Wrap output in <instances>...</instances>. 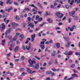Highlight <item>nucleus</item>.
Listing matches in <instances>:
<instances>
[{
    "label": "nucleus",
    "instance_id": "obj_43",
    "mask_svg": "<svg viewBox=\"0 0 80 80\" xmlns=\"http://www.w3.org/2000/svg\"><path fill=\"white\" fill-rule=\"evenodd\" d=\"M51 74L52 76H55V73L54 72H52L51 71Z\"/></svg>",
    "mask_w": 80,
    "mask_h": 80
},
{
    "label": "nucleus",
    "instance_id": "obj_38",
    "mask_svg": "<svg viewBox=\"0 0 80 80\" xmlns=\"http://www.w3.org/2000/svg\"><path fill=\"white\" fill-rule=\"evenodd\" d=\"M14 4L16 6H17V5H18V3L17 2H14Z\"/></svg>",
    "mask_w": 80,
    "mask_h": 80
},
{
    "label": "nucleus",
    "instance_id": "obj_29",
    "mask_svg": "<svg viewBox=\"0 0 80 80\" xmlns=\"http://www.w3.org/2000/svg\"><path fill=\"white\" fill-rule=\"evenodd\" d=\"M20 37L21 38V39H23V38H24V35L23 34H21L20 36Z\"/></svg>",
    "mask_w": 80,
    "mask_h": 80
},
{
    "label": "nucleus",
    "instance_id": "obj_26",
    "mask_svg": "<svg viewBox=\"0 0 80 80\" xmlns=\"http://www.w3.org/2000/svg\"><path fill=\"white\" fill-rule=\"evenodd\" d=\"M73 54V52L69 51L68 52V55H72Z\"/></svg>",
    "mask_w": 80,
    "mask_h": 80
},
{
    "label": "nucleus",
    "instance_id": "obj_61",
    "mask_svg": "<svg viewBox=\"0 0 80 80\" xmlns=\"http://www.w3.org/2000/svg\"><path fill=\"white\" fill-rule=\"evenodd\" d=\"M28 15L29 16V17H31L32 16V14L30 13H29L28 14Z\"/></svg>",
    "mask_w": 80,
    "mask_h": 80
},
{
    "label": "nucleus",
    "instance_id": "obj_51",
    "mask_svg": "<svg viewBox=\"0 0 80 80\" xmlns=\"http://www.w3.org/2000/svg\"><path fill=\"white\" fill-rule=\"evenodd\" d=\"M51 70H52L53 72H55L56 70V69L55 68H52Z\"/></svg>",
    "mask_w": 80,
    "mask_h": 80
},
{
    "label": "nucleus",
    "instance_id": "obj_16",
    "mask_svg": "<svg viewBox=\"0 0 80 80\" xmlns=\"http://www.w3.org/2000/svg\"><path fill=\"white\" fill-rule=\"evenodd\" d=\"M74 2L76 3V4H79L80 3V0H75Z\"/></svg>",
    "mask_w": 80,
    "mask_h": 80
},
{
    "label": "nucleus",
    "instance_id": "obj_56",
    "mask_svg": "<svg viewBox=\"0 0 80 80\" xmlns=\"http://www.w3.org/2000/svg\"><path fill=\"white\" fill-rule=\"evenodd\" d=\"M49 42L50 43H53V41H52V40L50 39L49 40Z\"/></svg>",
    "mask_w": 80,
    "mask_h": 80
},
{
    "label": "nucleus",
    "instance_id": "obj_40",
    "mask_svg": "<svg viewBox=\"0 0 80 80\" xmlns=\"http://www.w3.org/2000/svg\"><path fill=\"white\" fill-rule=\"evenodd\" d=\"M43 33V32L41 31L40 32L38 33V36L41 37V33Z\"/></svg>",
    "mask_w": 80,
    "mask_h": 80
},
{
    "label": "nucleus",
    "instance_id": "obj_6",
    "mask_svg": "<svg viewBox=\"0 0 80 80\" xmlns=\"http://www.w3.org/2000/svg\"><path fill=\"white\" fill-rule=\"evenodd\" d=\"M61 15L60 16V13L58 12L56 14L57 16L59 18H62V17H63V14L62 13H61Z\"/></svg>",
    "mask_w": 80,
    "mask_h": 80
},
{
    "label": "nucleus",
    "instance_id": "obj_13",
    "mask_svg": "<svg viewBox=\"0 0 80 80\" xmlns=\"http://www.w3.org/2000/svg\"><path fill=\"white\" fill-rule=\"evenodd\" d=\"M19 48V47L18 46H16L14 48V52H17V51L18 50Z\"/></svg>",
    "mask_w": 80,
    "mask_h": 80
},
{
    "label": "nucleus",
    "instance_id": "obj_27",
    "mask_svg": "<svg viewBox=\"0 0 80 80\" xmlns=\"http://www.w3.org/2000/svg\"><path fill=\"white\" fill-rule=\"evenodd\" d=\"M27 73L23 72L21 74V76H23L24 75H27Z\"/></svg>",
    "mask_w": 80,
    "mask_h": 80
},
{
    "label": "nucleus",
    "instance_id": "obj_34",
    "mask_svg": "<svg viewBox=\"0 0 80 80\" xmlns=\"http://www.w3.org/2000/svg\"><path fill=\"white\" fill-rule=\"evenodd\" d=\"M37 5L39 7H40L41 8H42V6H41V4H40V2H38L37 3Z\"/></svg>",
    "mask_w": 80,
    "mask_h": 80
},
{
    "label": "nucleus",
    "instance_id": "obj_14",
    "mask_svg": "<svg viewBox=\"0 0 80 80\" xmlns=\"http://www.w3.org/2000/svg\"><path fill=\"white\" fill-rule=\"evenodd\" d=\"M12 26H15V25H16V26H18L19 25L18 24V23H15V22H12Z\"/></svg>",
    "mask_w": 80,
    "mask_h": 80
},
{
    "label": "nucleus",
    "instance_id": "obj_52",
    "mask_svg": "<svg viewBox=\"0 0 80 80\" xmlns=\"http://www.w3.org/2000/svg\"><path fill=\"white\" fill-rule=\"evenodd\" d=\"M68 22L69 23H70V22H71V19L70 18H69L68 19Z\"/></svg>",
    "mask_w": 80,
    "mask_h": 80
},
{
    "label": "nucleus",
    "instance_id": "obj_23",
    "mask_svg": "<svg viewBox=\"0 0 80 80\" xmlns=\"http://www.w3.org/2000/svg\"><path fill=\"white\" fill-rule=\"evenodd\" d=\"M31 48V46H27L26 48L28 50H29Z\"/></svg>",
    "mask_w": 80,
    "mask_h": 80
},
{
    "label": "nucleus",
    "instance_id": "obj_62",
    "mask_svg": "<svg viewBox=\"0 0 80 80\" xmlns=\"http://www.w3.org/2000/svg\"><path fill=\"white\" fill-rule=\"evenodd\" d=\"M25 9L26 11H30V9L28 8H26Z\"/></svg>",
    "mask_w": 80,
    "mask_h": 80
},
{
    "label": "nucleus",
    "instance_id": "obj_8",
    "mask_svg": "<svg viewBox=\"0 0 80 80\" xmlns=\"http://www.w3.org/2000/svg\"><path fill=\"white\" fill-rule=\"evenodd\" d=\"M75 13V11H72L70 14V16H72V17H74L75 16L74 15Z\"/></svg>",
    "mask_w": 80,
    "mask_h": 80
},
{
    "label": "nucleus",
    "instance_id": "obj_46",
    "mask_svg": "<svg viewBox=\"0 0 80 80\" xmlns=\"http://www.w3.org/2000/svg\"><path fill=\"white\" fill-rule=\"evenodd\" d=\"M50 8H52V9H53V8H54V6L52 5L50 6Z\"/></svg>",
    "mask_w": 80,
    "mask_h": 80
},
{
    "label": "nucleus",
    "instance_id": "obj_50",
    "mask_svg": "<svg viewBox=\"0 0 80 80\" xmlns=\"http://www.w3.org/2000/svg\"><path fill=\"white\" fill-rule=\"evenodd\" d=\"M28 21H30V20H31V18H30V17H28Z\"/></svg>",
    "mask_w": 80,
    "mask_h": 80
},
{
    "label": "nucleus",
    "instance_id": "obj_12",
    "mask_svg": "<svg viewBox=\"0 0 80 80\" xmlns=\"http://www.w3.org/2000/svg\"><path fill=\"white\" fill-rule=\"evenodd\" d=\"M47 21L49 23H52V20H51V18H49L47 19Z\"/></svg>",
    "mask_w": 80,
    "mask_h": 80
},
{
    "label": "nucleus",
    "instance_id": "obj_45",
    "mask_svg": "<svg viewBox=\"0 0 80 80\" xmlns=\"http://www.w3.org/2000/svg\"><path fill=\"white\" fill-rule=\"evenodd\" d=\"M42 41H43V42H46L47 39H42Z\"/></svg>",
    "mask_w": 80,
    "mask_h": 80
},
{
    "label": "nucleus",
    "instance_id": "obj_5",
    "mask_svg": "<svg viewBox=\"0 0 80 80\" xmlns=\"http://www.w3.org/2000/svg\"><path fill=\"white\" fill-rule=\"evenodd\" d=\"M11 31H12V29H11V28H10L9 29L7 30L6 31L5 33V35L6 37H7L8 34L10 33V32H11Z\"/></svg>",
    "mask_w": 80,
    "mask_h": 80
},
{
    "label": "nucleus",
    "instance_id": "obj_35",
    "mask_svg": "<svg viewBox=\"0 0 80 80\" xmlns=\"http://www.w3.org/2000/svg\"><path fill=\"white\" fill-rule=\"evenodd\" d=\"M3 3H4L3 2L0 1V5L1 6H3Z\"/></svg>",
    "mask_w": 80,
    "mask_h": 80
},
{
    "label": "nucleus",
    "instance_id": "obj_55",
    "mask_svg": "<svg viewBox=\"0 0 80 80\" xmlns=\"http://www.w3.org/2000/svg\"><path fill=\"white\" fill-rule=\"evenodd\" d=\"M64 55H68V52H66L64 53Z\"/></svg>",
    "mask_w": 80,
    "mask_h": 80
},
{
    "label": "nucleus",
    "instance_id": "obj_64",
    "mask_svg": "<svg viewBox=\"0 0 80 80\" xmlns=\"http://www.w3.org/2000/svg\"><path fill=\"white\" fill-rule=\"evenodd\" d=\"M46 80H50V78L49 77L47 78H46Z\"/></svg>",
    "mask_w": 80,
    "mask_h": 80
},
{
    "label": "nucleus",
    "instance_id": "obj_1",
    "mask_svg": "<svg viewBox=\"0 0 80 80\" xmlns=\"http://www.w3.org/2000/svg\"><path fill=\"white\" fill-rule=\"evenodd\" d=\"M28 62L29 63V64L28 65V67H33V66L32 65L34 63V64H36V62L35 61H32L31 60V59H29L28 60Z\"/></svg>",
    "mask_w": 80,
    "mask_h": 80
},
{
    "label": "nucleus",
    "instance_id": "obj_53",
    "mask_svg": "<svg viewBox=\"0 0 80 80\" xmlns=\"http://www.w3.org/2000/svg\"><path fill=\"white\" fill-rule=\"evenodd\" d=\"M12 36H10L8 38L9 40H11V39L12 38Z\"/></svg>",
    "mask_w": 80,
    "mask_h": 80
},
{
    "label": "nucleus",
    "instance_id": "obj_48",
    "mask_svg": "<svg viewBox=\"0 0 80 80\" xmlns=\"http://www.w3.org/2000/svg\"><path fill=\"white\" fill-rule=\"evenodd\" d=\"M35 57L38 60H40V59L39 58H38V57H37V56H35Z\"/></svg>",
    "mask_w": 80,
    "mask_h": 80
},
{
    "label": "nucleus",
    "instance_id": "obj_30",
    "mask_svg": "<svg viewBox=\"0 0 80 80\" xmlns=\"http://www.w3.org/2000/svg\"><path fill=\"white\" fill-rule=\"evenodd\" d=\"M10 65L11 66V67H10V68H13V66L14 65L13 64V63H12L11 62L10 63Z\"/></svg>",
    "mask_w": 80,
    "mask_h": 80
},
{
    "label": "nucleus",
    "instance_id": "obj_10",
    "mask_svg": "<svg viewBox=\"0 0 80 80\" xmlns=\"http://www.w3.org/2000/svg\"><path fill=\"white\" fill-rule=\"evenodd\" d=\"M14 44H11L10 45V47L9 48V50H10V51H12V48H13V46Z\"/></svg>",
    "mask_w": 80,
    "mask_h": 80
},
{
    "label": "nucleus",
    "instance_id": "obj_49",
    "mask_svg": "<svg viewBox=\"0 0 80 80\" xmlns=\"http://www.w3.org/2000/svg\"><path fill=\"white\" fill-rule=\"evenodd\" d=\"M25 59V57L24 56H22L21 57V59L22 60H24Z\"/></svg>",
    "mask_w": 80,
    "mask_h": 80
},
{
    "label": "nucleus",
    "instance_id": "obj_28",
    "mask_svg": "<svg viewBox=\"0 0 80 80\" xmlns=\"http://www.w3.org/2000/svg\"><path fill=\"white\" fill-rule=\"evenodd\" d=\"M46 73L48 75H50L52 73V71H47L46 72Z\"/></svg>",
    "mask_w": 80,
    "mask_h": 80
},
{
    "label": "nucleus",
    "instance_id": "obj_17",
    "mask_svg": "<svg viewBox=\"0 0 80 80\" xmlns=\"http://www.w3.org/2000/svg\"><path fill=\"white\" fill-rule=\"evenodd\" d=\"M56 46L57 48H58L60 47V43L58 42H57L56 43Z\"/></svg>",
    "mask_w": 80,
    "mask_h": 80
},
{
    "label": "nucleus",
    "instance_id": "obj_19",
    "mask_svg": "<svg viewBox=\"0 0 80 80\" xmlns=\"http://www.w3.org/2000/svg\"><path fill=\"white\" fill-rule=\"evenodd\" d=\"M39 67V65L38 64H36L34 67V68L35 69H38Z\"/></svg>",
    "mask_w": 80,
    "mask_h": 80
},
{
    "label": "nucleus",
    "instance_id": "obj_22",
    "mask_svg": "<svg viewBox=\"0 0 80 80\" xmlns=\"http://www.w3.org/2000/svg\"><path fill=\"white\" fill-rule=\"evenodd\" d=\"M71 44V42H68L67 45H66L67 47H68Z\"/></svg>",
    "mask_w": 80,
    "mask_h": 80
},
{
    "label": "nucleus",
    "instance_id": "obj_33",
    "mask_svg": "<svg viewBox=\"0 0 80 80\" xmlns=\"http://www.w3.org/2000/svg\"><path fill=\"white\" fill-rule=\"evenodd\" d=\"M65 8H66L67 9H68V8H69V7L68 5H65Z\"/></svg>",
    "mask_w": 80,
    "mask_h": 80
},
{
    "label": "nucleus",
    "instance_id": "obj_31",
    "mask_svg": "<svg viewBox=\"0 0 80 80\" xmlns=\"http://www.w3.org/2000/svg\"><path fill=\"white\" fill-rule=\"evenodd\" d=\"M75 54L76 55H80V52H75Z\"/></svg>",
    "mask_w": 80,
    "mask_h": 80
},
{
    "label": "nucleus",
    "instance_id": "obj_63",
    "mask_svg": "<svg viewBox=\"0 0 80 80\" xmlns=\"http://www.w3.org/2000/svg\"><path fill=\"white\" fill-rule=\"evenodd\" d=\"M26 9L25 8V9H23V13H25V12H26Z\"/></svg>",
    "mask_w": 80,
    "mask_h": 80
},
{
    "label": "nucleus",
    "instance_id": "obj_41",
    "mask_svg": "<svg viewBox=\"0 0 80 80\" xmlns=\"http://www.w3.org/2000/svg\"><path fill=\"white\" fill-rule=\"evenodd\" d=\"M24 70V68H21L19 70L20 71H21V72H22V71H23Z\"/></svg>",
    "mask_w": 80,
    "mask_h": 80
},
{
    "label": "nucleus",
    "instance_id": "obj_58",
    "mask_svg": "<svg viewBox=\"0 0 80 80\" xmlns=\"http://www.w3.org/2000/svg\"><path fill=\"white\" fill-rule=\"evenodd\" d=\"M46 65H47V63H46V62L44 63L43 64V66H44V67H45V66H46Z\"/></svg>",
    "mask_w": 80,
    "mask_h": 80
},
{
    "label": "nucleus",
    "instance_id": "obj_7",
    "mask_svg": "<svg viewBox=\"0 0 80 80\" xmlns=\"http://www.w3.org/2000/svg\"><path fill=\"white\" fill-rule=\"evenodd\" d=\"M27 72H29V73H30V74H31V73H35V72H36V71H32V70L30 69H29V68H27Z\"/></svg>",
    "mask_w": 80,
    "mask_h": 80
},
{
    "label": "nucleus",
    "instance_id": "obj_2",
    "mask_svg": "<svg viewBox=\"0 0 80 80\" xmlns=\"http://www.w3.org/2000/svg\"><path fill=\"white\" fill-rule=\"evenodd\" d=\"M39 47H40L42 50H44L45 49V42H40L39 44Z\"/></svg>",
    "mask_w": 80,
    "mask_h": 80
},
{
    "label": "nucleus",
    "instance_id": "obj_59",
    "mask_svg": "<svg viewBox=\"0 0 80 80\" xmlns=\"http://www.w3.org/2000/svg\"><path fill=\"white\" fill-rule=\"evenodd\" d=\"M57 2H55L54 4V7H56V6H57Z\"/></svg>",
    "mask_w": 80,
    "mask_h": 80
},
{
    "label": "nucleus",
    "instance_id": "obj_44",
    "mask_svg": "<svg viewBox=\"0 0 80 80\" xmlns=\"http://www.w3.org/2000/svg\"><path fill=\"white\" fill-rule=\"evenodd\" d=\"M39 30H40V28H37L35 29V31H39Z\"/></svg>",
    "mask_w": 80,
    "mask_h": 80
},
{
    "label": "nucleus",
    "instance_id": "obj_37",
    "mask_svg": "<svg viewBox=\"0 0 80 80\" xmlns=\"http://www.w3.org/2000/svg\"><path fill=\"white\" fill-rule=\"evenodd\" d=\"M75 67V64H72L71 66V68H74Z\"/></svg>",
    "mask_w": 80,
    "mask_h": 80
},
{
    "label": "nucleus",
    "instance_id": "obj_18",
    "mask_svg": "<svg viewBox=\"0 0 80 80\" xmlns=\"http://www.w3.org/2000/svg\"><path fill=\"white\" fill-rule=\"evenodd\" d=\"M5 39H3L2 40V45H5Z\"/></svg>",
    "mask_w": 80,
    "mask_h": 80
},
{
    "label": "nucleus",
    "instance_id": "obj_24",
    "mask_svg": "<svg viewBox=\"0 0 80 80\" xmlns=\"http://www.w3.org/2000/svg\"><path fill=\"white\" fill-rule=\"evenodd\" d=\"M55 53H56V51H54L53 53L51 54V56L52 57H54L55 55Z\"/></svg>",
    "mask_w": 80,
    "mask_h": 80
},
{
    "label": "nucleus",
    "instance_id": "obj_47",
    "mask_svg": "<svg viewBox=\"0 0 80 80\" xmlns=\"http://www.w3.org/2000/svg\"><path fill=\"white\" fill-rule=\"evenodd\" d=\"M7 74H4L2 75V77H7Z\"/></svg>",
    "mask_w": 80,
    "mask_h": 80
},
{
    "label": "nucleus",
    "instance_id": "obj_15",
    "mask_svg": "<svg viewBox=\"0 0 80 80\" xmlns=\"http://www.w3.org/2000/svg\"><path fill=\"white\" fill-rule=\"evenodd\" d=\"M28 26L31 27V28H33L34 27V25H33V23H31L28 25Z\"/></svg>",
    "mask_w": 80,
    "mask_h": 80
},
{
    "label": "nucleus",
    "instance_id": "obj_42",
    "mask_svg": "<svg viewBox=\"0 0 80 80\" xmlns=\"http://www.w3.org/2000/svg\"><path fill=\"white\" fill-rule=\"evenodd\" d=\"M78 16H75L74 18V20H76L77 19H78Z\"/></svg>",
    "mask_w": 80,
    "mask_h": 80
},
{
    "label": "nucleus",
    "instance_id": "obj_3",
    "mask_svg": "<svg viewBox=\"0 0 80 80\" xmlns=\"http://www.w3.org/2000/svg\"><path fill=\"white\" fill-rule=\"evenodd\" d=\"M0 28L1 29V32H3L4 31V30L5 29V23H2L1 24V26L0 25Z\"/></svg>",
    "mask_w": 80,
    "mask_h": 80
},
{
    "label": "nucleus",
    "instance_id": "obj_4",
    "mask_svg": "<svg viewBox=\"0 0 80 80\" xmlns=\"http://www.w3.org/2000/svg\"><path fill=\"white\" fill-rule=\"evenodd\" d=\"M36 20H38V22H40L41 21H42L43 18L42 17L40 18V16L38 15L36 16Z\"/></svg>",
    "mask_w": 80,
    "mask_h": 80
},
{
    "label": "nucleus",
    "instance_id": "obj_57",
    "mask_svg": "<svg viewBox=\"0 0 80 80\" xmlns=\"http://www.w3.org/2000/svg\"><path fill=\"white\" fill-rule=\"evenodd\" d=\"M22 48L23 49V50H25V46H22Z\"/></svg>",
    "mask_w": 80,
    "mask_h": 80
},
{
    "label": "nucleus",
    "instance_id": "obj_25",
    "mask_svg": "<svg viewBox=\"0 0 80 80\" xmlns=\"http://www.w3.org/2000/svg\"><path fill=\"white\" fill-rule=\"evenodd\" d=\"M17 36L15 35L14 38L13 40L14 41H16L17 40Z\"/></svg>",
    "mask_w": 80,
    "mask_h": 80
},
{
    "label": "nucleus",
    "instance_id": "obj_20",
    "mask_svg": "<svg viewBox=\"0 0 80 80\" xmlns=\"http://www.w3.org/2000/svg\"><path fill=\"white\" fill-rule=\"evenodd\" d=\"M72 77H78V76H77V74L75 73L72 74Z\"/></svg>",
    "mask_w": 80,
    "mask_h": 80
},
{
    "label": "nucleus",
    "instance_id": "obj_36",
    "mask_svg": "<svg viewBox=\"0 0 80 80\" xmlns=\"http://www.w3.org/2000/svg\"><path fill=\"white\" fill-rule=\"evenodd\" d=\"M55 64V65H57L58 64V62L57 61V60L55 59V62H54Z\"/></svg>",
    "mask_w": 80,
    "mask_h": 80
},
{
    "label": "nucleus",
    "instance_id": "obj_9",
    "mask_svg": "<svg viewBox=\"0 0 80 80\" xmlns=\"http://www.w3.org/2000/svg\"><path fill=\"white\" fill-rule=\"evenodd\" d=\"M35 34H34L33 35H32L31 36V42H33L34 41V38H35Z\"/></svg>",
    "mask_w": 80,
    "mask_h": 80
},
{
    "label": "nucleus",
    "instance_id": "obj_54",
    "mask_svg": "<svg viewBox=\"0 0 80 80\" xmlns=\"http://www.w3.org/2000/svg\"><path fill=\"white\" fill-rule=\"evenodd\" d=\"M69 63H72V62H73V60H72V59H70L69 60Z\"/></svg>",
    "mask_w": 80,
    "mask_h": 80
},
{
    "label": "nucleus",
    "instance_id": "obj_11",
    "mask_svg": "<svg viewBox=\"0 0 80 80\" xmlns=\"http://www.w3.org/2000/svg\"><path fill=\"white\" fill-rule=\"evenodd\" d=\"M63 38H64V40L67 42H68V41H69V38L68 37H66L64 36Z\"/></svg>",
    "mask_w": 80,
    "mask_h": 80
},
{
    "label": "nucleus",
    "instance_id": "obj_39",
    "mask_svg": "<svg viewBox=\"0 0 80 80\" xmlns=\"http://www.w3.org/2000/svg\"><path fill=\"white\" fill-rule=\"evenodd\" d=\"M48 12H46V14H45L44 15V17H47V16H48Z\"/></svg>",
    "mask_w": 80,
    "mask_h": 80
},
{
    "label": "nucleus",
    "instance_id": "obj_60",
    "mask_svg": "<svg viewBox=\"0 0 80 80\" xmlns=\"http://www.w3.org/2000/svg\"><path fill=\"white\" fill-rule=\"evenodd\" d=\"M27 40H28V41H29L30 40V38H28L26 39Z\"/></svg>",
    "mask_w": 80,
    "mask_h": 80
},
{
    "label": "nucleus",
    "instance_id": "obj_32",
    "mask_svg": "<svg viewBox=\"0 0 80 80\" xmlns=\"http://www.w3.org/2000/svg\"><path fill=\"white\" fill-rule=\"evenodd\" d=\"M15 19H16L17 20H20V18H19V17L17 16H16L15 18Z\"/></svg>",
    "mask_w": 80,
    "mask_h": 80
},
{
    "label": "nucleus",
    "instance_id": "obj_21",
    "mask_svg": "<svg viewBox=\"0 0 80 80\" xmlns=\"http://www.w3.org/2000/svg\"><path fill=\"white\" fill-rule=\"evenodd\" d=\"M12 7H11L10 8H8V9H6V11H7L8 12H9L10 11H11V10H12Z\"/></svg>",
    "mask_w": 80,
    "mask_h": 80
}]
</instances>
